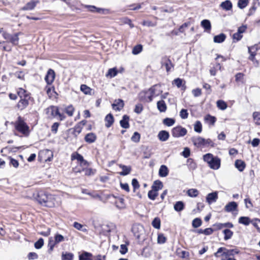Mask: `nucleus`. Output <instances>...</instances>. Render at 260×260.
Returning <instances> with one entry per match:
<instances>
[{
    "label": "nucleus",
    "mask_w": 260,
    "mask_h": 260,
    "mask_svg": "<svg viewBox=\"0 0 260 260\" xmlns=\"http://www.w3.org/2000/svg\"><path fill=\"white\" fill-rule=\"evenodd\" d=\"M14 125L15 129L18 132L25 136L29 135V127L21 116L17 118V119L14 122Z\"/></svg>",
    "instance_id": "nucleus-1"
},
{
    "label": "nucleus",
    "mask_w": 260,
    "mask_h": 260,
    "mask_svg": "<svg viewBox=\"0 0 260 260\" xmlns=\"http://www.w3.org/2000/svg\"><path fill=\"white\" fill-rule=\"evenodd\" d=\"M203 159L207 162L210 168L217 170L220 166V159L218 157H214L211 153H207L203 156Z\"/></svg>",
    "instance_id": "nucleus-2"
},
{
    "label": "nucleus",
    "mask_w": 260,
    "mask_h": 260,
    "mask_svg": "<svg viewBox=\"0 0 260 260\" xmlns=\"http://www.w3.org/2000/svg\"><path fill=\"white\" fill-rule=\"evenodd\" d=\"M50 195L45 191L40 190L38 191L36 193H34L33 197L36 199L40 204L47 206V203L50 199Z\"/></svg>",
    "instance_id": "nucleus-3"
},
{
    "label": "nucleus",
    "mask_w": 260,
    "mask_h": 260,
    "mask_svg": "<svg viewBox=\"0 0 260 260\" xmlns=\"http://www.w3.org/2000/svg\"><path fill=\"white\" fill-rule=\"evenodd\" d=\"M19 33L11 35L7 32H3V36L7 42H11L13 45H17L19 42Z\"/></svg>",
    "instance_id": "nucleus-4"
},
{
    "label": "nucleus",
    "mask_w": 260,
    "mask_h": 260,
    "mask_svg": "<svg viewBox=\"0 0 260 260\" xmlns=\"http://www.w3.org/2000/svg\"><path fill=\"white\" fill-rule=\"evenodd\" d=\"M228 253H229L228 249L225 247H220L214 253V256L216 257L221 256V260H230L231 255H228Z\"/></svg>",
    "instance_id": "nucleus-5"
},
{
    "label": "nucleus",
    "mask_w": 260,
    "mask_h": 260,
    "mask_svg": "<svg viewBox=\"0 0 260 260\" xmlns=\"http://www.w3.org/2000/svg\"><path fill=\"white\" fill-rule=\"evenodd\" d=\"M186 129L181 126L175 127L172 130V135L175 138L183 137L186 134Z\"/></svg>",
    "instance_id": "nucleus-6"
},
{
    "label": "nucleus",
    "mask_w": 260,
    "mask_h": 260,
    "mask_svg": "<svg viewBox=\"0 0 260 260\" xmlns=\"http://www.w3.org/2000/svg\"><path fill=\"white\" fill-rule=\"evenodd\" d=\"M139 96L140 101L148 103L151 102L153 98L149 89L147 91H141Z\"/></svg>",
    "instance_id": "nucleus-7"
},
{
    "label": "nucleus",
    "mask_w": 260,
    "mask_h": 260,
    "mask_svg": "<svg viewBox=\"0 0 260 260\" xmlns=\"http://www.w3.org/2000/svg\"><path fill=\"white\" fill-rule=\"evenodd\" d=\"M46 114L48 118L55 117L58 114V109L57 107L51 106L47 108L46 110Z\"/></svg>",
    "instance_id": "nucleus-8"
},
{
    "label": "nucleus",
    "mask_w": 260,
    "mask_h": 260,
    "mask_svg": "<svg viewBox=\"0 0 260 260\" xmlns=\"http://www.w3.org/2000/svg\"><path fill=\"white\" fill-rule=\"evenodd\" d=\"M218 198V192L214 191L208 193L206 196V200L209 205H211L212 203L216 202Z\"/></svg>",
    "instance_id": "nucleus-9"
},
{
    "label": "nucleus",
    "mask_w": 260,
    "mask_h": 260,
    "mask_svg": "<svg viewBox=\"0 0 260 260\" xmlns=\"http://www.w3.org/2000/svg\"><path fill=\"white\" fill-rule=\"evenodd\" d=\"M161 63L162 66H165L167 72L171 71L172 68H173V65L169 58L165 57L162 58Z\"/></svg>",
    "instance_id": "nucleus-10"
},
{
    "label": "nucleus",
    "mask_w": 260,
    "mask_h": 260,
    "mask_svg": "<svg viewBox=\"0 0 260 260\" xmlns=\"http://www.w3.org/2000/svg\"><path fill=\"white\" fill-rule=\"evenodd\" d=\"M55 78L54 71L52 69L48 70L47 75L45 76V80L47 84H51Z\"/></svg>",
    "instance_id": "nucleus-11"
},
{
    "label": "nucleus",
    "mask_w": 260,
    "mask_h": 260,
    "mask_svg": "<svg viewBox=\"0 0 260 260\" xmlns=\"http://www.w3.org/2000/svg\"><path fill=\"white\" fill-rule=\"evenodd\" d=\"M191 141L194 146L198 148L204 147V138L201 137H194L191 138Z\"/></svg>",
    "instance_id": "nucleus-12"
},
{
    "label": "nucleus",
    "mask_w": 260,
    "mask_h": 260,
    "mask_svg": "<svg viewBox=\"0 0 260 260\" xmlns=\"http://www.w3.org/2000/svg\"><path fill=\"white\" fill-rule=\"evenodd\" d=\"M153 97L158 96L160 94L162 91L160 88V85L156 84L149 89Z\"/></svg>",
    "instance_id": "nucleus-13"
},
{
    "label": "nucleus",
    "mask_w": 260,
    "mask_h": 260,
    "mask_svg": "<svg viewBox=\"0 0 260 260\" xmlns=\"http://www.w3.org/2000/svg\"><path fill=\"white\" fill-rule=\"evenodd\" d=\"M238 204L235 202H229L224 207V210L227 212H231L237 210Z\"/></svg>",
    "instance_id": "nucleus-14"
},
{
    "label": "nucleus",
    "mask_w": 260,
    "mask_h": 260,
    "mask_svg": "<svg viewBox=\"0 0 260 260\" xmlns=\"http://www.w3.org/2000/svg\"><path fill=\"white\" fill-rule=\"evenodd\" d=\"M38 3V1H31L28 2L21 9L25 11L32 10Z\"/></svg>",
    "instance_id": "nucleus-15"
},
{
    "label": "nucleus",
    "mask_w": 260,
    "mask_h": 260,
    "mask_svg": "<svg viewBox=\"0 0 260 260\" xmlns=\"http://www.w3.org/2000/svg\"><path fill=\"white\" fill-rule=\"evenodd\" d=\"M30 99H20L17 104V107L20 110L24 109L29 104V100Z\"/></svg>",
    "instance_id": "nucleus-16"
},
{
    "label": "nucleus",
    "mask_w": 260,
    "mask_h": 260,
    "mask_svg": "<svg viewBox=\"0 0 260 260\" xmlns=\"http://www.w3.org/2000/svg\"><path fill=\"white\" fill-rule=\"evenodd\" d=\"M170 135L169 132L166 131H160L157 135L158 139L160 141L165 142L168 140Z\"/></svg>",
    "instance_id": "nucleus-17"
},
{
    "label": "nucleus",
    "mask_w": 260,
    "mask_h": 260,
    "mask_svg": "<svg viewBox=\"0 0 260 260\" xmlns=\"http://www.w3.org/2000/svg\"><path fill=\"white\" fill-rule=\"evenodd\" d=\"M220 7L225 11H230L232 9L233 5L230 0H226L220 4Z\"/></svg>",
    "instance_id": "nucleus-18"
},
{
    "label": "nucleus",
    "mask_w": 260,
    "mask_h": 260,
    "mask_svg": "<svg viewBox=\"0 0 260 260\" xmlns=\"http://www.w3.org/2000/svg\"><path fill=\"white\" fill-rule=\"evenodd\" d=\"M124 106V103L122 100H115L112 104L113 109L115 110L120 111Z\"/></svg>",
    "instance_id": "nucleus-19"
},
{
    "label": "nucleus",
    "mask_w": 260,
    "mask_h": 260,
    "mask_svg": "<svg viewBox=\"0 0 260 260\" xmlns=\"http://www.w3.org/2000/svg\"><path fill=\"white\" fill-rule=\"evenodd\" d=\"M41 154L46 156L45 158V161H51L53 158V154L52 151L49 149H46L41 152Z\"/></svg>",
    "instance_id": "nucleus-20"
},
{
    "label": "nucleus",
    "mask_w": 260,
    "mask_h": 260,
    "mask_svg": "<svg viewBox=\"0 0 260 260\" xmlns=\"http://www.w3.org/2000/svg\"><path fill=\"white\" fill-rule=\"evenodd\" d=\"M79 260H93L91 253L84 251L79 256Z\"/></svg>",
    "instance_id": "nucleus-21"
},
{
    "label": "nucleus",
    "mask_w": 260,
    "mask_h": 260,
    "mask_svg": "<svg viewBox=\"0 0 260 260\" xmlns=\"http://www.w3.org/2000/svg\"><path fill=\"white\" fill-rule=\"evenodd\" d=\"M85 141L88 143H92L96 139V135L93 133L87 134L85 137Z\"/></svg>",
    "instance_id": "nucleus-22"
},
{
    "label": "nucleus",
    "mask_w": 260,
    "mask_h": 260,
    "mask_svg": "<svg viewBox=\"0 0 260 260\" xmlns=\"http://www.w3.org/2000/svg\"><path fill=\"white\" fill-rule=\"evenodd\" d=\"M119 166L122 170V171L120 173V175L126 176L130 173L132 170L130 166H127L121 164L119 165Z\"/></svg>",
    "instance_id": "nucleus-23"
},
{
    "label": "nucleus",
    "mask_w": 260,
    "mask_h": 260,
    "mask_svg": "<svg viewBox=\"0 0 260 260\" xmlns=\"http://www.w3.org/2000/svg\"><path fill=\"white\" fill-rule=\"evenodd\" d=\"M129 117L124 115L122 119L120 121V124L122 127L124 128H128L129 127L128 123Z\"/></svg>",
    "instance_id": "nucleus-24"
},
{
    "label": "nucleus",
    "mask_w": 260,
    "mask_h": 260,
    "mask_svg": "<svg viewBox=\"0 0 260 260\" xmlns=\"http://www.w3.org/2000/svg\"><path fill=\"white\" fill-rule=\"evenodd\" d=\"M105 126L109 128L110 127L114 122V118L111 114H108L105 117Z\"/></svg>",
    "instance_id": "nucleus-25"
},
{
    "label": "nucleus",
    "mask_w": 260,
    "mask_h": 260,
    "mask_svg": "<svg viewBox=\"0 0 260 260\" xmlns=\"http://www.w3.org/2000/svg\"><path fill=\"white\" fill-rule=\"evenodd\" d=\"M168 173L169 170L168 168L165 165L161 166L159 170V175L160 177H165L168 175Z\"/></svg>",
    "instance_id": "nucleus-26"
},
{
    "label": "nucleus",
    "mask_w": 260,
    "mask_h": 260,
    "mask_svg": "<svg viewBox=\"0 0 260 260\" xmlns=\"http://www.w3.org/2000/svg\"><path fill=\"white\" fill-rule=\"evenodd\" d=\"M17 94L20 99H30V96L27 91L23 88H19L17 91Z\"/></svg>",
    "instance_id": "nucleus-27"
},
{
    "label": "nucleus",
    "mask_w": 260,
    "mask_h": 260,
    "mask_svg": "<svg viewBox=\"0 0 260 260\" xmlns=\"http://www.w3.org/2000/svg\"><path fill=\"white\" fill-rule=\"evenodd\" d=\"M157 107L158 110L161 112H164L167 110V106L163 100L158 101L157 103Z\"/></svg>",
    "instance_id": "nucleus-28"
},
{
    "label": "nucleus",
    "mask_w": 260,
    "mask_h": 260,
    "mask_svg": "<svg viewBox=\"0 0 260 260\" xmlns=\"http://www.w3.org/2000/svg\"><path fill=\"white\" fill-rule=\"evenodd\" d=\"M162 183L159 180H156L153 182L152 189L158 192L159 190L162 188Z\"/></svg>",
    "instance_id": "nucleus-29"
},
{
    "label": "nucleus",
    "mask_w": 260,
    "mask_h": 260,
    "mask_svg": "<svg viewBox=\"0 0 260 260\" xmlns=\"http://www.w3.org/2000/svg\"><path fill=\"white\" fill-rule=\"evenodd\" d=\"M187 166L190 171H193L197 168V164L192 158L187 160Z\"/></svg>",
    "instance_id": "nucleus-30"
},
{
    "label": "nucleus",
    "mask_w": 260,
    "mask_h": 260,
    "mask_svg": "<svg viewBox=\"0 0 260 260\" xmlns=\"http://www.w3.org/2000/svg\"><path fill=\"white\" fill-rule=\"evenodd\" d=\"M174 210L177 212H180L184 208V204L182 201L176 202L174 206Z\"/></svg>",
    "instance_id": "nucleus-31"
},
{
    "label": "nucleus",
    "mask_w": 260,
    "mask_h": 260,
    "mask_svg": "<svg viewBox=\"0 0 260 260\" xmlns=\"http://www.w3.org/2000/svg\"><path fill=\"white\" fill-rule=\"evenodd\" d=\"M235 167L239 171L242 172L245 168V164L241 160H237L235 161Z\"/></svg>",
    "instance_id": "nucleus-32"
},
{
    "label": "nucleus",
    "mask_w": 260,
    "mask_h": 260,
    "mask_svg": "<svg viewBox=\"0 0 260 260\" xmlns=\"http://www.w3.org/2000/svg\"><path fill=\"white\" fill-rule=\"evenodd\" d=\"M116 206L119 209H123L125 207L124 200L123 199L119 198L115 201Z\"/></svg>",
    "instance_id": "nucleus-33"
},
{
    "label": "nucleus",
    "mask_w": 260,
    "mask_h": 260,
    "mask_svg": "<svg viewBox=\"0 0 260 260\" xmlns=\"http://www.w3.org/2000/svg\"><path fill=\"white\" fill-rule=\"evenodd\" d=\"M74 254L71 252H62L61 254V260H73Z\"/></svg>",
    "instance_id": "nucleus-34"
},
{
    "label": "nucleus",
    "mask_w": 260,
    "mask_h": 260,
    "mask_svg": "<svg viewBox=\"0 0 260 260\" xmlns=\"http://www.w3.org/2000/svg\"><path fill=\"white\" fill-rule=\"evenodd\" d=\"M225 38L226 36L224 34H220L214 37V42L217 43H222L225 40Z\"/></svg>",
    "instance_id": "nucleus-35"
},
{
    "label": "nucleus",
    "mask_w": 260,
    "mask_h": 260,
    "mask_svg": "<svg viewBox=\"0 0 260 260\" xmlns=\"http://www.w3.org/2000/svg\"><path fill=\"white\" fill-rule=\"evenodd\" d=\"M118 73L117 70L116 68H113L109 69L107 73L106 76L107 77H109L110 78H113L117 75Z\"/></svg>",
    "instance_id": "nucleus-36"
},
{
    "label": "nucleus",
    "mask_w": 260,
    "mask_h": 260,
    "mask_svg": "<svg viewBox=\"0 0 260 260\" xmlns=\"http://www.w3.org/2000/svg\"><path fill=\"white\" fill-rule=\"evenodd\" d=\"M80 90L85 94L91 95L92 89L85 84H82L80 86Z\"/></svg>",
    "instance_id": "nucleus-37"
},
{
    "label": "nucleus",
    "mask_w": 260,
    "mask_h": 260,
    "mask_svg": "<svg viewBox=\"0 0 260 260\" xmlns=\"http://www.w3.org/2000/svg\"><path fill=\"white\" fill-rule=\"evenodd\" d=\"M201 26L205 29V30L208 31L211 29V23L209 20L205 19L202 21Z\"/></svg>",
    "instance_id": "nucleus-38"
},
{
    "label": "nucleus",
    "mask_w": 260,
    "mask_h": 260,
    "mask_svg": "<svg viewBox=\"0 0 260 260\" xmlns=\"http://www.w3.org/2000/svg\"><path fill=\"white\" fill-rule=\"evenodd\" d=\"M239 222L245 225H248L250 224L251 221L248 217L242 216L239 218Z\"/></svg>",
    "instance_id": "nucleus-39"
},
{
    "label": "nucleus",
    "mask_w": 260,
    "mask_h": 260,
    "mask_svg": "<svg viewBox=\"0 0 260 260\" xmlns=\"http://www.w3.org/2000/svg\"><path fill=\"white\" fill-rule=\"evenodd\" d=\"M222 232L224 234V240L230 239L233 235V232L229 229H225Z\"/></svg>",
    "instance_id": "nucleus-40"
},
{
    "label": "nucleus",
    "mask_w": 260,
    "mask_h": 260,
    "mask_svg": "<svg viewBox=\"0 0 260 260\" xmlns=\"http://www.w3.org/2000/svg\"><path fill=\"white\" fill-rule=\"evenodd\" d=\"M199 193V191L195 188L189 189L187 191V195L192 198L197 197Z\"/></svg>",
    "instance_id": "nucleus-41"
},
{
    "label": "nucleus",
    "mask_w": 260,
    "mask_h": 260,
    "mask_svg": "<svg viewBox=\"0 0 260 260\" xmlns=\"http://www.w3.org/2000/svg\"><path fill=\"white\" fill-rule=\"evenodd\" d=\"M204 120L207 122L209 123L210 124L214 125L216 121V118L214 116H212L209 114L207 115L204 117Z\"/></svg>",
    "instance_id": "nucleus-42"
},
{
    "label": "nucleus",
    "mask_w": 260,
    "mask_h": 260,
    "mask_svg": "<svg viewBox=\"0 0 260 260\" xmlns=\"http://www.w3.org/2000/svg\"><path fill=\"white\" fill-rule=\"evenodd\" d=\"M217 107L221 110H224L227 108L226 103L222 100H218L216 102Z\"/></svg>",
    "instance_id": "nucleus-43"
},
{
    "label": "nucleus",
    "mask_w": 260,
    "mask_h": 260,
    "mask_svg": "<svg viewBox=\"0 0 260 260\" xmlns=\"http://www.w3.org/2000/svg\"><path fill=\"white\" fill-rule=\"evenodd\" d=\"M82 128V127L80 126V125L76 124L73 129V135H74L75 137H77L81 132Z\"/></svg>",
    "instance_id": "nucleus-44"
},
{
    "label": "nucleus",
    "mask_w": 260,
    "mask_h": 260,
    "mask_svg": "<svg viewBox=\"0 0 260 260\" xmlns=\"http://www.w3.org/2000/svg\"><path fill=\"white\" fill-rule=\"evenodd\" d=\"M143 49V46L142 45L139 44L135 46L133 50H132V53L134 55H137L139 54Z\"/></svg>",
    "instance_id": "nucleus-45"
},
{
    "label": "nucleus",
    "mask_w": 260,
    "mask_h": 260,
    "mask_svg": "<svg viewBox=\"0 0 260 260\" xmlns=\"http://www.w3.org/2000/svg\"><path fill=\"white\" fill-rule=\"evenodd\" d=\"M194 130L198 133H201L202 131V125L200 121H197L194 124Z\"/></svg>",
    "instance_id": "nucleus-46"
},
{
    "label": "nucleus",
    "mask_w": 260,
    "mask_h": 260,
    "mask_svg": "<svg viewBox=\"0 0 260 260\" xmlns=\"http://www.w3.org/2000/svg\"><path fill=\"white\" fill-rule=\"evenodd\" d=\"M152 225L156 229L160 228V220L158 217H155L152 222Z\"/></svg>",
    "instance_id": "nucleus-47"
},
{
    "label": "nucleus",
    "mask_w": 260,
    "mask_h": 260,
    "mask_svg": "<svg viewBox=\"0 0 260 260\" xmlns=\"http://www.w3.org/2000/svg\"><path fill=\"white\" fill-rule=\"evenodd\" d=\"M157 196L158 192L152 189L148 191V197L150 200H154Z\"/></svg>",
    "instance_id": "nucleus-48"
},
{
    "label": "nucleus",
    "mask_w": 260,
    "mask_h": 260,
    "mask_svg": "<svg viewBox=\"0 0 260 260\" xmlns=\"http://www.w3.org/2000/svg\"><path fill=\"white\" fill-rule=\"evenodd\" d=\"M175 120L172 118H166L163 120V123L168 126H171L175 123Z\"/></svg>",
    "instance_id": "nucleus-49"
},
{
    "label": "nucleus",
    "mask_w": 260,
    "mask_h": 260,
    "mask_svg": "<svg viewBox=\"0 0 260 260\" xmlns=\"http://www.w3.org/2000/svg\"><path fill=\"white\" fill-rule=\"evenodd\" d=\"M71 159L72 160L77 159L80 162H81L83 160L84 158L81 154L78 153H74L71 155Z\"/></svg>",
    "instance_id": "nucleus-50"
},
{
    "label": "nucleus",
    "mask_w": 260,
    "mask_h": 260,
    "mask_svg": "<svg viewBox=\"0 0 260 260\" xmlns=\"http://www.w3.org/2000/svg\"><path fill=\"white\" fill-rule=\"evenodd\" d=\"M55 239H53L52 238H50L49 240V243H48V247H49V251L51 252L53 250L54 246L57 245V244L55 242Z\"/></svg>",
    "instance_id": "nucleus-51"
},
{
    "label": "nucleus",
    "mask_w": 260,
    "mask_h": 260,
    "mask_svg": "<svg viewBox=\"0 0 260 260\" xmlns=\"http://www.w3.org/2000/svg\"><path fill=\"white\" fill-rule=\"evenodd\" d=\"M74 108L72 105H70L66 108L65 112L69 116H72L74 112Z\"/></svg>",
    "instance_id": "nucleus-52"
},
{
    "label": "nucleus",
    "mask_w": 260,
    "mask_h": 260,
    "mask_svg": "<svg viewBox=\"0 0 260 260\" xmlns=\"http://www.w3.org/2000/svg\"><path fill=\"white\" fill-rule=\"evenodd\" d=\"M202 221L200 218H196L192 220V225L194 228H197L200 226L202 224Z\"/></svg>",
    "instance_id": "nucleus-53"
},
{
    "label": "nucleus",
    "mask_w": 260,
    "mask_h": 260,
    "mask_svg": "<svg viewBox=\"0 0 260 260\" xmlns=\"http://www.w3.org/2000/svg\"><path fill=\"white\" fill-rule=\"evenodd\" d=\"M248 3V0H239L238 2V6L240 9L245 8Z\"/></svg>",
    "instance_id": "nucleus-54"
},
{
    "label": "nucleus",
    "mask_w": 260,
    "mask_h": 260,
    "mask_svg": "<svg viewBox=\"0 0 260 260\" xmlns=\"http://www.w3.org/2000/svg\"><path fill=\"white\" fill-rule=\"evenodd\" d=\"M54 239L55 240V242L58 244L60 242L64 241V238L62 235L59 234H56L54 236Z\"/></svg>",
    "instance_id": "nucleus-55"
},
{
    "label": "nucleus",
    "mask_w": 260,
    "mask_h": 260,
    "mask_svg": "<svg viewBox=\"0 0 260 260\" xmlns=\"http://www.w3.org/2000/svg\"><path fill=\"white\" fill-rule=\"evenodd\" d=\"M140 134L138 132H135L131 138V140L135 143H138L140 141Z\"/></svg>",
    "instance_id": "nucleus-56"
},
{
    "label": "nucleus",
    "mask_w": 260,
    "mask_h": 260,
    "mask_svg": "<svg viewBox=\"0 0 260 260\" xmlns=\"http://www.w3.org/2000/svg\"><path fill=\"white\" fill-rule=\"evenodd\" d=\"M253 119L255 123L257 125H260V113L255 112L253 113Z\"/></svg>",
    "instance_id": "nucleus-57"
},
{
    "label": "nucleus",
    "mask_w": 260,
    "mask_h": 260,
    "mask_svg": "<svg viewBox=\"0 0 260 260\" xmlns=\"http://www.w3.org/2000/svg\"><path fill=\"white\" fill-rule=\"evenodd\" d=\"M142 24L144 26H147L148 27H150V26L154 27L156 25L157 22H153L149 20H144L143 21Z\"/></svg>",
    "instance_id": "nucleus-58"
},
{
    "label": "nucleus",
    "mask_w": 260,
    "mask_h": 260,
    "mask_svg": "<svg viewBox=\"0 0 260 260\" xmlns=\"http://www.w3.org/2000/svg\"><path fill=\"white\" fill-rule=\"evenodd\" d=\"M121 21L123 23L128 24L131 28H133L134 27V25L132 23V21L127 17L121 18Z\"/></svg>",
    "instance_id": "nucleus-59"
},
{
    "label": "nucleus",
    "mask_w": 260,
    "mask_h": 260,
    "mask_svg": "<svg viewBox=\"0 0 260 260\" xmlns=\"http://www.w3.org/2000/svg\"><path fill=\"white\" fill-rule=\"evenodd\" d=\"M166 241V238L162 234H159L158 235L157 237V243L159 244H163Z\"/></svg>",
    "instance_id": "nucleus-60"
},
{
    "label": "nucleus",
    "mask_w": 260,
    "mask_h": 260,
    "mask_svg": "<svg viewBox=\"0 0 260 260\" xmlns=\"http://www.w3.org/2000/svg\"><path fill=\"white\" fill-rule=\"evenodd\" d=\"M43 245L44 240L42 238H40L35 243V247L37 249H40Z\"/></svg>",
    "instance_id": "nucleus-61"
},
{
    "label": "nucleus",
    "mask_w": 260,
    "mask_h": 260,
    "mask_svg": "<svg viewBox=\"0 0 260 260\" xmlns=\"http://www.w3.org/2000/svg\"><path fill=\"white\" fill-rule=\"evenodd\" d=\"M10 165L13 166L14 168H17L19 166V162L18 160L15 159H14L12 157H10Z\"/></svg>",
    "instance_id": "nucleus-62"
},
{
    "label": "nucleus",
    "mask_w": 260,
    "mask_h": 260,
    "mask_svg": "<svg viewBox=\"0 0 260 260\" xmlns=\"http://www.w3.org/2000/svg\"><path fill=\"white\" fill-rule=\"evenodd\" d=\"M188 112L186 109H182L180 112V116L182 119H186L188 117Z\"/></svg>",
    "instance_id": "nucleus-63"
},
{
    "label": "nucleus",
    "mask_w": 260,
    "mask_h": 260,
    "mask_svg": "<svg viewBox=\"0 0 260 260\" xmlns=\"http://www.w3.org/2000/svg\"><path fill=\"white\" fill-rule=\"evenodd\" d=\"M252 223L257 228V230L260 232V219H255Z\"/></svg>",
    "instance_id": "nucleus-64"
}]
</instances>
